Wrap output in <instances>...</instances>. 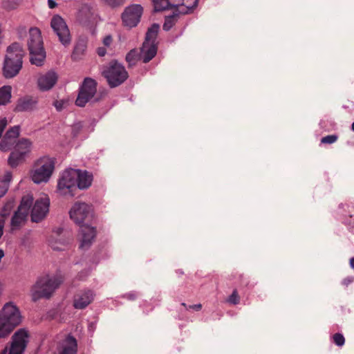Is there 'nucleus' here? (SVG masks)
<instances>
[{
  "mask_svg": "<svg viewBox=\"0 0 354 354\" xmlns=\"http://www.w3.org/2000/svg\"><path fill=\"white\" fill-rule=\"evenodd\" d=\"M57 80V76L53 71H48L41 75L37 81L38 86L41 91H48L53 87Z\"/></svg>",
  "mask_w": 354,
  "mask_h": 354,
  "instance_id": "obj_20",
  "label": "nucleus"
},
{
  "mask_svg": "<svg viewBox=\"0 0 354 354\" xmlns=\"http://www.w3.org/2000/svg\"><path fill=\"white\" fill-rule=\"evenodd\" d=\"M91 207L82 202H76L71 207L70 218L77 224H82L91 214Z\"/></svg>",
  "mask_w": 354,
  "mask_h": 354,
  "instance_id": "obj_16",
  "label": "nucleus"
},
{
  "mask_svg": "<svg viewBox=\"0 0 354 354\" xmlns=\"http://www.w3.org/2000/svg\"><path fill=\"white\" fill-rule=\"evenodd\" d=\"M97 52L98 55L100 57L104 56L105 54L106 53V49L103 47L98 48Z\"/></svg>",
  "mask_w": 354,
  "mask_h": 354,
  "instance_id": "obj_45",
  "label": "nucleus"
},
{
  "mask_svg": "<svg viewBox=\"0 0 354 354\" xmlns=\"http://www.w3.org/2000/svg\"><path fill=\"white\" fill-rule=\"evenodd\" d=\"M77 169H68L65 170L59 181L57 188L62 195L75 196V192L77 188Z\"/></svg>",
  "mask_w": 354,
  "mask_h": 354,
  "instance_id": "obj_8",
  "label": "nucleus"
},
{
  "mask_svg": "<svg viewBox=\"0 0 354 354\" xmlns=\"http://www.w3.org/2000/svg\"><path fill=\"white\" fill-rule=\"evenodd\" d=\"M86 48V40L83 38L79 39L75 45L73 53L71 55L72 59L75 61L81 59L85 54Z\"/></svg>",
  "mask_w": 354,
  "mask_h": 354,
  "instance_id": "obj_23",
  "label": "nucleus"
},
{
  "mask_svg": "<svg viewBox=\"0 0 354 354\" xmlns=\"http://www.w3.org/2000/svg\"><path fill=\"white\" fill-rule=\"evenodd\" d=\"M50 26L58 37L59 41L64 46H68L71 42V35L64 19L55 15L51 19Z\"/></svg>",
  "mask_w": 354,
  "mask_h": 354,
  "instance_id": "obj_12",
  "label": "nucleus"
},
{
  "mask_svg": "<svg viewBox=\"0 0 354 354\" xmlns=\"http://www.w3.org/2000/svg\"><path fill=\"white\" fill-rule=\"evenodd\" d=\"M333 342L338 346H342L345 343V338L341 333H335L333 336Z\"/></svg>",
  "mask_w": 354,
  "mask_h": 354,
  "instance_id": "obj_37",
  "label": "nucleus"
},
{
  "mask_svg": "<svg viewBox=\"0 0 354 354\" xmlns=\"http://www.w3.org/2000/svg\"><path fill=\"white\" fill-rule=\"evenodd\" d=\"M199 0H183V6L186 7L185 10L183 6H181V10H176L171 15L165 17V22L163 24V30L168 31L176 24L179 13L186 14L191 12L196 8L198 4Z\"/></svg>",
  "mask_w": 354,
  "mask_h": 354,
  "instance_id": "obj_15",
  "label": "nucleus"
},
{
  "mask_svg": "<svg viewBox=\"0 0 354 354\" xmlns=\"http://www.w3.org/2000/svg\"><path fill=\"white\" fill-rule=\"evenodd\" d=\"M14 201L13 200H10L8 201L3 206V209H2V215L3 216H8L10 211L12 210V209L14 207Z\"/></svg>",
  "mask_w": 354,
  "mask_h": 354,
  "instance_id": "obj_36",
  "label": "nucleus"
},
{
  "mask_svg": "<svg viewBox=\"0 0 354 354\" xmlns=\"http://www.w3.org/2000/svg\"><path fill=\"white\" fill-rule=\"evenodd\" d=\"M77 351V343L76 339L72 335H68L66 338V345L59 354H76Z\"/></svg>",
  "mask_w": 354,
  "mask_h": 354,
  "instance_id": "obj_26",
  "label": "nucleus"
},
{
  "mask_svg": "<svg viewBox=\"0 0 354 354\" xmlns=\"http://www.w3.org/2000/svg\"><path fill=\"white\" fill-rule=\"evenodd\" d=\"M143 8L140 5L133 4L127 7L122 14V21L124 26L128 28L136 27L140 21Z\"/></svg>",
  "mask_w": 354,
  "mask_h": 354,
  "instance_id": "obj_14",
  "label": "nucleus"
},
{
  "mask_svg": "<svg viewBox=\"0 0 354 354\" xmlns=\"http://www.w3.org/2000/svg\"><path fill=\"white\" fill-rule=\"evenodd\" d=\"M103 75L110 87L114 88L122 84L127 79L128 73L122 64L117 62H111L103 71Z\"/></svg>",
  "mask_w": 354,
  "mask_h": 354,
  "instance_id": "obj_9",
  "label": "nucleus"
},
{
  "mask_svg": "<svg viewBox=\"0 0 354 354\" xmlns=\"http://www.w3.org/2000/svg\"><path fill=\"white\" fill-rule=\"evenodd\" d=\"M21 0H3V7L8 10L16 9L21 3Z\"/></svg>",
  "mask_w": 354,
  "mask_h": 354,
  "instance_id": "obj_33",
  "label": "nucleus"
},
{
  "mask_svg": "<svg viewBox=\"0 0 354 354\" xmlns=\"http://www.w3.org/2000/svg\"><path fill=\"white\" fill-rule=\"evenodd\" d=\"M37 102L32 98L26 97L19 99L15 107L17 111H28L32 110L36 106Z\"/></svg>",
  "mask_w": 354,
  "mask_h": 354,
  "instance_id": "obj_24",
  "label": "nucleus"
},
{
  "mask_svg": "<svg viewBox=\"0 0 354 354\" xmlns=\"http://www.w3.org/2000/svg\"><path fill=\"white\" fill-rule=\"evenodd\" d=\"M77 20L84 26H90L97 22L98 15L93 4L82 3L78 9Z\"/></svg>",
  "mask_w": 354,
  "mask_h": 354,
  "instance_id": "obj_13",
  "label": "nucleus"
},
{
  "mask_svg": "<svg viewBox=\"0 0 354 354\" xmlns=\"http://www.w3.org/2000/svg\"><path fill=\"white\" fill-rule=\"evenodd\" d=\"M21 322L19 309L14 305L6 304L0 313V337H5Z\"/></svg>",
  "mask_w": 354,
  "mask_h": 354,
  "instance_id": "obj_4",
  "label": "nucleus"
},
{
  "mask_svg": "<svg viewBox=\"0 0 354 354\" xmlns=\"http://www.w3.org/2000/svg\"><path fill=\"white\" fill-rule=\"evenodd\" d=\"M7 120L6 118H2L0 120V138L4 131L6 127L7 126Z\"/></svg>",
  "mask_w": 354,
  "mask_h": 354,
  "instance_id": "obj_40",
  "label": "nucleus"
},
{
  "mask_svg": "<svg viewBox=\"0 0 354 354\" xmlns=\"http://www.w3.org/2000/svg\"><path fill=\"white\" fill-rule=\"evenodd\" d=\"M32 201V196L28 194L23 196L20 205L11 218V232L18 230L25 225Z\"/></svg>",
  "mask_w": 354,
  "mask_h": 354,
  "instance_id": "obj_7",
  "label": "nucleus"
},
{
  "mask_svg": "<svg viewBox=\"0 0 354 354\" xmlns=\"http://www.w3.org/2000/svg\"><path fill=\"white\" fill-rule=\"evenodd\" d=\"M189 309H192L196 311H199L202 308V305L201 304L189 305L188 306Z\"/></svg>",
  "mask_w": 354,
  "mask_h": 354,
  "instance_id": "obj_44",
  "label": "nucleus"
},
{
  "mask_svg": "<svg viewBox=\"0 0 354 354\" xmlns=\"http://www.w3.org/2000/svg\"><path fill=\"white\" fill-rule=\"evenodd\" d=\"M104 1L106 4L112 8L121 6L124 3V0H104Z\"/></svg>",
  "mask_w": 354,
  "mask_h": 354,
  "instance_id": "obj_39",
  "label": "nucleus"
},
{
  "mask_svg": "<svg viewBox=\"0 0 354 354\" xmlns=\"http://www.w3.org/2000/svg\"><path fill=\"white\" fill-rule=\"evenodd\" d=\"M27 45L31 64L37 66H42L46 58V52L39 28H31L30 29Z\"/></svg>",
  "mask_w": 354,
  "mask_h": 354,
  "instance_id": "obj_3",
  "label": "nucleus"
},
{
  "mask_svg": "<svg viewBox=\"0 0 354 354\" xmlns=\"http://www.w3.org/2000/svg\"><path fill=\"white\" fill-rule=\"evenodd\" d=\"M62 232V229L59 228L55 231H53V234L50 236L48 239L49 245L54 250H64V246L65 245V243L63 241L59 239L57 240L58 236Z\"/></svg>",
  "mask_w": 354,
  "mask_h": 354,
  "instance_id": "obj_25",
  "label": "nucleus"
},
{
  "mask_svg": "<svg viewBox=\"0 0 354 354\" xmlns=\"http://www.w3.org/2000/svg\"><path fill=\"white\" fill-rule=\"evenodd\" d=\"M19 135V126H15L10 129L5 134L4 136L10 138L12 140H16L17 138Z\"/></svg>",
  "mask_w": 354,
  "mask_h": 354,
  "instance_id": "obj_34",
  "label": "nucleus"
},
{
  "mask_svg": "<svg viewBox=\"0 0 354 354\" xmlns=\"http://www.w3.org/2000/svg\"><path fill=\"white\" fill-rule=\"evenodd\" d=\"M350 266L352 268H354V257L350 259Z\"/></svg>",
  "mask_w": 354,
  "mask_h": 354,
  "instance_id": "obj_49",
  "label": "nucleus"
},
{
  "mask_svg": "<svg viewBox=\"0 0 354 354\" xmlns=\"http://www.w3.org/2000/svg\"><path fill=\"white\" fill-rule=\"evenodd\" d=\"M181 306H184V307H185L186 309H187V310L189 309V308H188V306L186 305V304H185V303H182V304H181Z\"/></svg>",
  "mask_w": 354,
  "mask_h": 354,
  "instance_id": "obj_50",
  "label": "nucleus"
},
{
  "mask_svg": "<svg viewBox=\"0 0 354 354\" xmlns=\"http://www.w3.org/2000/svg\"><path fill=\"white\" fill-rule=\"evenodd\" d=\"M351 129L354 131V122L352 124Z\"/></svg>",
  "mask_w": 354,
  "mask_h": 354,
  "instance_id": "obj_51",
  "label": "nucleus"
},
{
  "mask_svg": "<svg viewBox=\"0 0 354 354\" xmlns=\"http://www.w3.org/2000/svg\"><path fill=\"white\" fill-rule=\"evenodd\" d=\"M32 149V142L27 138H21L16 142L13 151L10 153L8 159V165L12 167H17L23 163Z\"/></svg>",
  "mask_w": 354,
  "mask_h": 354,
  "instance_id": "obj_5",
  "label": "nucleus"
},
{
  "mask_svg": "<svg viewBox=\"0 0 354 354\" xmlns=\"http://www.w3.org/2000/svg\"><path fill=\"white\" fill-rule=\"evenodd\" d=\"M54 162L48 157H43L35 163L32 171V180L35 183L47 182L54 170Z\"/></svg>",
  "mask_w": 354,
  "mask_h": 354,
  "instance_id": "obj_6",
  "label": "nucleus"
},
{
  "mask_svg": "<svg viewBox=\"0 0 354 354\" xmlns=\"http://www.w3.org/2000/svg\"><path fill=\"white\" fill-rule=\"evenodd\" d=\"M48 5L50 8H54L56 7L57 3L53 0H48Z\"/></svg>",
  "mask_w": 354,
  "mask_h": 354,
  "instance_id": "obj_47",
  "label": "nucleus"
},
{
  "mask_svg": "<svg viewBox=\"0 0 354 354\" xmlns=\"http://www.w3.org/2000/svg\"><path fill=\"white\" fill-rule=\"evenodd\" d=\"M338 137L336 135H328L322 138L321 142L324 144H333L337 140Z\"/></svg>",
  "mask_w": 354,
  "mask_h": 354,
  "instance_id": "obj_38",
  "label": "nucleus"
},
{
  "mask_svg": "<svg viewBox=\"0 0 354 354\" xmlns=\"http://www.w3.org/2000/svg\"><path fill=\"white\" fill-rule=\"evenodd\" d=\"M352 282V280L349 279H344L342 281V283L344 285H346V286H348L350 283Z\"/></svg>",
  "mask_w": 354,
  "mask_h": 354,
  "instance_id": "obj_48",
  "label": "nucleus"
},
{
  "mask_svg": "<svg viewBox=\"0 0 354 354\" xmlns=\"http://www.w3.org/2000/svg\"><path fill=\"white\" fill-rule=\"evenodd\" d=\"M16 144V140H12L4 136L0 142V150L2 151H7L14 148Z\"/></svg>",
  "mask_w": 354,
  "mask_h": 354,
  "instance_id": "obj_32",
  "label": "nucleus"
},
{
  "mask_svg": "<svg viewBox=\"0 0 354 354\" xmlns=\"http://www.w3.org/2000/svg\"><path fill=\"white\" fill-rule=\"evenodd\" d=\"M124 297L127 298V299H129V300H135L137 297V295L136 293L134 292H129V293H127L126 294Z\"/></svg>",
  "mask_w": 354,
  "mask_h": 354,
  "instance_id": "obj_43",
  "label": "nucleus"
},
{
  "mask_svg": "<svg viewBox=\"0 0 354 354\" xmlns=\"http://www.w3.org/2000/svg\"><path fill=\"white\" fill-rule=\"evenodd\" d=\"M24 52L18 43H14L7 48L3 73L6 78L16 76L22 68Z\"/></svg>",
  "mask_w": 354,
  "mask_h": 354,
  "instance_id": "obj_1",
  "label": "nucleus"
},
{
  "mask_svg": "<svg viewBox=\"0 0 354 354\" xmlns=\"http://www.w3.org/2000/svg\"><path fill=\"white\" fill-rule=\"evenodd\" d=\"M4 221L0 220V239L3 236V227H4Z\"/></svg>",
  "mask_w": 354,
  "mask_h": 354,
  "instance_id": "obj_46",
  "label": "nucleus"
},
{
  "mask_svg": "<svg viewBox=\"0 0 354 354\" xmlns=\"http://www.w3.org/2000/svg\"><path fill=\"white\" fill-rule=\"evenodd\" d=\"M113 39L111 35L106 36L103 39V44L105 46H109L112 43Z\"/></svg>",
  "mask_w": 354,
  "mask_h": 354,
  "instance_id": "obj_42",
  "label": "nucleus"
},
{
  "mask_svg": "<svg viewBox=\"0 0 354 354\" xmlns=\"http://www.w3.org/2000/svg\"><path fill=\"white\" fill-rule=\"evenodd\" d=\"M28 333L25 329H19L14 333L9 350L6 347L0 354H23L28 342Z\"/></svg>",
  "mask_w": 354,
  "mask_h": 354,
  "instance_id": "obj_10",
  "label": "nucleus"
},
{
  "mask_svg": "<svg viewBox=\"0 0 354 354\" xmlns=\"http://www.w3.org/2000/svg\"><path fill=\"white\" fill-rule=\"evenodd\" d=\"M80 234L81 239L80 248L83 250H87L92 244L96 236L95 228L88 225H81Z\"/></svg>",
  "mask_w": 354,
  "mask_h": 354,
  "instance_id": "obj_18",
  "label": "nucleus"
},
{
  "mask_svg": "<svg viewBox=\"0 0 354 354\" xmlns=\"http://www.w3.org/2000/svg\"><path fill=\"white\" fill-rule=\"evenodd\" d=\"M11 97V87L3 86L0 88V105H3L10 101Z\"/></svg>",
  "mask_w": 354,
  "mask_h": 354,
  "instance_id": "obj_30",
  "label": "nucleus"
},
{
  "mask_svg": "<svg viewBox=\"0 0 354 354\" xmlns=\"http://www.w3.org/2000/svg\"><path fill=\"white\" fill-rule=\"evenodd\" d=\"M77 188L84 189L88 188L93 181V175L87 171L77 169Z\"/></svg>",
  "mask_w": 354,
  "mask_h": 354,
  "instance_id": "obj_22",
  "label": "nucleus"
},
{
  "mask_svg": "<svg viewBox=\"0 0 354 354\" xmlns=\"http://www.w3.org/2000/svg\"><path fill=\"white\" fill-rule=\"evenodd\" d=\"M50 200L45 196L37 199L31 211V220L32 222L41 221L48 214Z\"/></svg>",
  "mask_w": 354,
  "mask_h": 354,
  "instance_id": "obj_17",
  "label": "nucleus"
},
{
  "mask_svg": "<svg viewBox=\"0 0 354 354\" xmlns=\"http://www.w3.org/2000/svg\"><path fill=\"white\" fill-rule=\"evenodd\" d=\"M93 292L91 290H82L74 297L73 306L77 309H84L93 300Z\"/></svg>",
  "mask_w": 354,
  "mask_h": 354,
  "instance_id": "obj_19",
  "label": "nucleus"
},
{
  "mask_svg": "<svg viewBox=\"0 0 354 354\" xmlns=\"http://www.w3.org/2000/svg\"><path fill=\"white\" fill-rule=\"evenodd\" d=\"M152 2L156 12H160L171 7L169 0H152Z\"/></svg>",
  "mask_w": 354,
  "mask_h": 354,
  "instance_id": "obj_31",
  "label": "nucleus"
},
{
  "mask_svg": "<svg viewBox=\"0 0 354 354\" xmlns=\"http://www.w3.org/2000/svg\"><path fill=\"white\" fill-rule=\"evenodd\" d=\"M64 281L61 275H56L53 277L44 276L39 278L31 288V295L33 301L41 298H50L54 291Z\"/></svg>",
  "mask_w": 354,
  "mask_h": 354,
  "instance_id": "obj_2",
  "label": "nucleus"
},
{
  "mask_svg": "<svg viewBox=\"0 0 354 354\" xmlns=\"http://www.w3.org/2000/svg\"><path fill=\"white\" fill-rule=\"evenodd\" d=\"M160 29V26L157 24H153L149 27L146 33L145 39L144 42H147L151 44H157L156 38Z\"/></svg>",
  "mask_w": 354,
  "mask_h": 354,
  "instance_id": "obj_27",
  "label": "nucleus"
},
{
  "mask_svg": "<svg viewBox=\"0 0 354 354\" xmlns=\"http://www.w3.org/2000/svg\"><path fill=\"white\" fill-rule=\"evenodd\" d=\"M12 178L11 171H6L3 178H0V198L3 196L8 192Z\"/></svg>",
  "mask_w": 354,
  "mask_h": 354,
  "instance_id": "obj_28",
  "label": "nucleus"
},
{
  "mask_svg": "<svg viewBox=\"0 0 354 354\" xmlns=\"http://www.w3.org/2000/svg\"><path fill=\"white\" fill-rule=\"evenodd\" d=\"M227 302L236 305L240 302V297L237 290H234L231 295L227 299Z\"/></svg>",
  "mask_w": 354,
  "mask_h": 354,
  "instance_id": "obj_35",
  "label": "nucleus"
},
{
  "mask_svg": "<svg viewBox=\"0 0 354 354\" xmlns=\"http://www.w3.org/2000/svg\"><path fill=\"white\" fill-rule=\"evenodd\" d=\"M158 50L157 44H151L143 42L140 49L141 59L144 63L150 62L156 55Z\"/></svg>",
  "mask_w": 354,
  "mask_h": 354,
  "instance_id": "obj_21",
  "label": "nucleus"
},
{
  "mask_svg": "<svg viewBox=\"0 0 354 354\" xmlns=\"http://www.w3.org/2000/svg\"><path fill=\"white\" fill-rule=\"evenodd\" d=\"M56 109L59 111H62L64 107V101L62 100H56L53 103Z\"/></svg>",
  "mask_w": 354,
  "mask_h": 354,
  "instance_id": "obj_41",
  "label": "nucleus"
},
{
  "mask_svg": "<svg viewBox=\"0 0 354 354\" xmlns=\"http://www.w3.org/2000/svg\"><path fill=\"white\" fill-rule=\"evenodd\" d=\"M140 59H141L140 50L136 48L131 50L126 55V61L129 67L135 66Z\"/></svg>",
  "mask_w": 354,
  "mask_h": 354,
  "instance_id": "obj_29",
  "label": "nucleus"
},
{
  "mask_svg": "<svg viewBox=\"0 0 354 354\" xmlns=\"http://www.w3.org/2000/svg\"><path fill=\"white\" fill-rule=\"evenodd\" d=\"M96 92L97 82L92 78H85L80 88L75 104L84 107L88 101L94 97Z\"/></svg>",
  "mask_w": 354,
  "mask_h": 354,
  "instance_id": "obj_11",
  "label": "nucleus"
}]
</instances>
